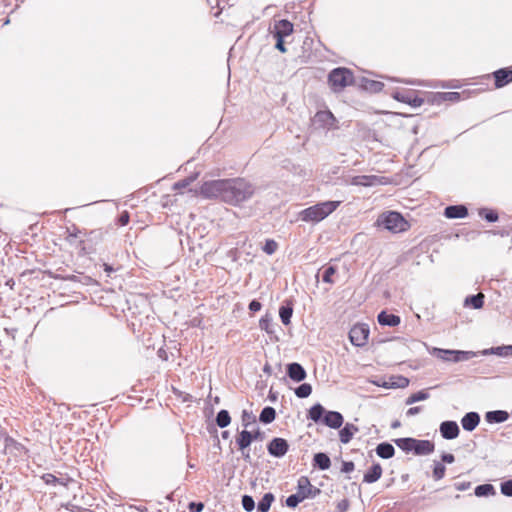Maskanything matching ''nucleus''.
<instances>
[{"label": "nucleus", "instance_id": "nucleus-1", "mask_svg": "<svg viewBox=\"0 0 512 512\" xmlns=\"http://www.w3.org/2000/svg\"><path fill=\"white\" fill-rule=\"evenodd\" d=\"M205 198H217L230 205H239L255 193V187L244 178H231L206 181L200 187Z\"/></svg>", "mask_w": 512, "mask_h": 512}, {"label": "nucleus", "instance_id": "nucleus-2", "mask_svg": "<svg viewBox=\"0 0 512 512\" xmlns=\"http://www.w3.org/2000/svg\"><path fill=\"white\" fill-rule=\"evenodd\" d=\"M306 417L314 423H321L331 429H339L344 423V417L340 412L326 410L320 403L312 405Z\"/></svg>", "mask_w": 512, "mask_h": 512}, {"label": "nucleus", "instance_id": "nucleus-3", "mask_svg": "<svg viewBox=\"0 0 512 512\" xmlns=\"http://www.w3.org/2000/svg\"><path fill=\"white\" fill-rule=\"evenodd\" d=\"M340 201H326L310 206L300 212V218L305 222H319L334 212Z\"/></svg>", "mask_w": 512, "mask_h": 512}, {"label": "nucleus", "instance_id": "nucleus-4", "mask_svg": "<svg viewBox=\"0 0 512 512\" xmlns=\"http://www.w3.org/2000/svg\"><path fill=\"white\" fill-rule=\"evenodd\" d=\"M354 82L353 72L345 67H337L328 74V84L333 92H341Z\"/></svg>", "mask_w": 512, "mask_h": 512}, {"label": "nucleus", "instance_id": "nucleus-5", "mask_svg": "<svg viewBox=\"0 0 512 512\" xmlns=\"http://www.w3.org/2000/svg\"><path fill=\"white\" fill-rule=\"evenodd\" d=\"M379 224L392 233H400L410 228L409 222L396 211L384 213L378 219Z\"/></svg>", "mask_w": 512, "mask_h": 512}, {"label": "nucleus", "instance_id": "nucleus-6", "mask_svg": "<svg viewBox=\"0 0 512 512\" xmlns=\"http://www.w3.org/2000/svg\"><path fill=\"white\" fill-rule=\"evenodd\" d=\"M369 336V327L366 324H356L349 331V339L354 346L366 345Z\"/></svg>", "mask_w": 512, "mask_h": 512}, {"label": "nucleus", "instance_id": "nucleus-7", "mask_svg": "<svg viewBox=\"0 0 512 512\" xmlns=\"http://www.w3.org/2000/svg\"><path fill=\"white\" fill-rule=\"evenodd\" d=\"M297 491L303 496V499H314L320 493L321 490L313 486L307 476L299 477L297 481Z\"/></svg>", "mask_w": 512, "mask_h": 512}, {"label": "nucleus", "instance_id": "nucleus-8", "mask_svg": "<svg viewBox=\"0 0 512 512\" xmlns=\"http://www.w3.org/2000/svg\"><path fill=\"white\" fill-rule=\"evenodd\" d=\"M392 97L396 101L409 104L414 108L420 107L424 103V99L417 96L413 90L395 91L392 93Z\"/></svg>", "mask_w": 512, "mask_h": 512}, {"label": "nucleus", "instance_id": "nucleus-9", "mask_svg": "<svg viewBox=\"0 0 512 512\" xmlns=\"http://www.w3.org/2000/svg\"><path fill=\"white\" fill-rule=\"evenodd\" d=\"M268 453L275 457H283L289 450L288 441L284 438L275 437L267 445Z\"/></svg>", "mask_w": 512, "mask_h": 512}, {"label": "nucleus", "instance_id": "nucleus-10", "mask_svg": "<svg viewBox=\"0 0 512 512\" xmlns=\"http://www.w3.org/2000/svg\"><path fill=\"white\" fill-rule=\"evenodd\" d=\"M294 31V25L287 19L275 21L273 29L270 31L273 37L286 38Z\"/></svg>", "mask_w": 512, "mask_h": 512}, {"label": "nucleus", "instance_id": "nucleus-11", "mask_svg": "<svg viewBox=\"0 0 512 512\" xmlns=\"http://www.w3.org/2000/svg\"><path fill=\"white\" fill-rule=\"evenodd\" d=\"M439 431L441 436L446 440H452L458 437L460 433L459 426L456 421L446 420L440 424Z\"/></svg>", "mask_w": 512, "mask_h": 512}, {"label": "nucleus", "instance_id": "nucleus-12", "mask_svg": "<svg viewBox=\"0 0 512 512\" xmlns=\"http://www.w3.org/2000/svg\"><path fill=\"white\" fill-rule=\"evenodd\" d=\"M286 374L294 382H301L307 377L306 370L298 362H292L286 365Z\"/></svg>", "mask_w": 512, "mask_h": 512}, {"label": "nucleus", "instance_id": "nucleus-13", "mask_svg": "<svg viewBox=\"0 0 512 512\" xmlns=\"http://www.w3.org/2000/svg\"><path fill=\"white\" fill-rule=\"evenodd\" d=\"M335 121H336V119H335L334 115L328 110L318 111L313 118L314 125H316L320 128H327V129H330L331 127H333Z\"/></svg>", "mask_w": 512, "mask_h": 512}, {"label": "nucleus", "instance_id": "nucleus-14", "mask_svg": "<svg viewBox=\"0 0 512 512\" xmlns=\"http://www.w3.org/2000/svg\"><path fill=\"white\" fill-rule=\"evenodd\" d=\"M351 185L371 187L382 184L381 178L376 175H358L352 177L350 181Z\"/></svg>", "mask_w": 512, "mask_h": 512}, {"label": "nucleus", "instance_id": "nucleus-15", "mask_svg": "<svg viewBox=\"0 0 512 512\" xmlns=\"http://www.w3.org/2000/svg\"><path fill=\"white\" fill-rule=\"evenodd\" d=\"M435 445L430 440H420L414 438L413 453L417 456H424L433 453Z\"/></svg>", "mask_w": 512, "mask_h": 512}, {"label": "nucleus", "instance_id": "nucleus-16", "mask_svg": "<svg viewBox=\"0 0 512 512\" xmlns=\"http://www.w3.org/2000/svg\"><path fill=\"white\" fill-rule=\"evenodd\" d=\"M495 86L502 88L512 82V70L508 68H501L493 73Z\"/></svg>", "mask_w": 512, "mask_h": 512}, {"label": "nucleus", "instance_id": "nucleus-17", "mask_svg": "<svg viewBox=\"0 0 512 512\" xmlns=\"http://www.w3.org/2000/svg\"><path fill=\"white\" fill-rule=\"evenodd\" d=\"M444 215L449 219H461L468 215V209L464 205H449L445 208Z\"/></svg>", "mask_w": 512, "mask_h": 512}, {"label": "nucleus", "instance_id": "nucleus-18", "mask_svg": "<svg viewBox=\"0 0 512 512\" xmlns=\"http://www.w3.org/2000/svg\"><path fill=\"white\" fill-rule=\"evenodd\" d=\"M480 423V415L477 412H468L461 419L464 430L473 431Z\"/></svg>", "mask_w": 512, "mask_h": 512}, {"label": "nucleus", "instance_id": "nucleus-19", "mask_svg": "<svg viewBox=\"0 0 512 512\" xmlns=\"http://www.w3.org/2000/svg\"><path fill=\"white\" fill-rule=\"evenodd\" d=\"M378 323L382 326L395 327L401 322L398 315L388 313L387 311H381L377 316Z\"/></svg>", "mask_w": 512, "mask_h": 512}, {"label": "nucleus", "instance_id": "nucleus-20", "mask_svg": "<svg viewBox=\"0 0 512 512\" xmlns=\"http://www.w3.org/2000/svg\"><path fill=\"white\" fill-rule=\"evenodd\" d=\"M359 431V428L352 424V423H346L339 431V439L341 443L348 444L355 433Z\"/></svg>", "mask_w": 512, "mask_h": 512}, {"label": "nucleus", "instance_id": "nucleus-21", "mask_svg": "<svg viewBox=\"0 0 512 512\" xmlns=\"http://www.w3.org/2000/svg\"><path fill=\"white\" fill-rule=\"evenodd\" d=\"M312 465L314 468H318L319 470L325 471L330 468L331 460L326 453L318 452L315 453L313 456Z\"/></svg>", "mask_w": 512, "mask_h": 512}, {"label": "nucleus", "instance_id": "nucleus-22", "mask_svg": "<svg viewBox=\"0 0 512 512\" xmlns=\"http://www.w3.org/2000/svg\"><path fill=\"white\" fill-rule=\"evenodd\" d=\"M382 476V467L379 463H374L364 474L363 482L365 483H375Z\"/></svg>", "mask_w": 512, "mask_h": 512}, {"label": "nucleus", "instance_id": "nucleus-23", "mask_svg": "<svg viewBox=\"0 0 512 512\" xmlns=\"http://www.w3.org/2000/svg\"><path fill=\"white\" fill-rule=\"evenodd\" d=\"M293 315V303L291 300H286L279 308V317L284 325H289L291 323V318Z\"/></svg>", "mask_w": 512, "mask_h": 512}, {"label": "nucleus", "instance_id": "nucleus-24", "mask_svg": "<svg viewBox=\"0 0 512 512\" xmlns=\"http://www.w3.org/2000/svg\"><path fill=\"white\" fill-rule=\"evenodd\" d=\"M509 418V414L504 410H493L485 414V420L490 423H503Z\"/></svg>", "mask_w": 512, "mask_h": 512}, {"label": "nucleus", "instance_id": "nucleus-25", "mask_svg": "<svg viewBox=\"0 0 512 512\" xmlns=\"http://www.w3.org/2000/svg\"><path fill=\"white\" fill-rule=\"evenodd\" d=\"M483 355H497L500 357H507L512 355V345H502L497 347H491L488 349H484L481 352Z\"/></svg>", "mask_w": 512, "mask_h": 512}, {"label": "nucleus", "instance_id": "nucleus-26", "mask_svg": "<svg viewBox=\"0 0 512 512\" xmlns=\"http://www.w3.org/2000/svg\"><path fill=\"white\" fill-rule=\"evenodd\" d=\"M376 454L383 459H390L395 454V448L388 442L379 443L375 449Z\"/></svg>", "mask_w": 512, "mask_h": 512}, {"label": "nucleus", "instance_id": "nucleus-27", "mask_svg": "<svg viewBox=\"0 0 512 512\" xmlns=\"http://www.w3.org/2000/svg\"><path fill=\"white\" fill-rule=\"evenodd\" d=\"M408 385L409 379L401 375L391 376L387 382L382 384L384 388H406Z\"/></svg>", "mask_w": 512, "mask_h": 512}, {"label": "nucleus", "instance_id": "nucleus-28", "mask_svg": "<svg viewBox=\"0 0 512 512\" xmlns=\"http://www.w3.org/2000/svg\"><path fill=\"white\" fill-rule=\"evenodd\" d=\"M252 442L251 433L247 429L239 432L238 436L236 437V444L241 451H245Z\"/></svg>", "mask_w": 512, "mask_h": 512}, {"label": "nucleus", "instance_id": "nucleus-29", "mask_svg": "<svg viewBox=\"0 0 512 512\" xmlns=\"http://www.w3.org/2000/svg\"><path fill=\"white\" fill-rule=\"evenodd\" d=\"M360 86L366 91L378 93L383 90L384 83L376 80H371L368 78H362Z\"/></svg>", "mask_w": 512, "mask_h": 512}, {"label": "nucleus", "instance_id": "nucleus-30", "mask_svg": "<svg viewBox=\"0 0 512 512\" xmlns=\"http://www.w3.org/2000/svg\"><path fill=\"white\" fill-rule=\"evenodd\" d=\"M275 501V496L271 492H267L263 495L261 500L257 504L258 512H268L271 508L272 503Z\"/></svg>", "mask_w": 512, "mask_h": 512}, {"label": "nucleus", "instance_id": "nucleus-31", "mask_svg": "<svg viewBox=\"0 0 512 512\" xmlns=\"http://www.w3.org/2000/svg\"><path fill=\"white\" fill-rule=\"evenodd\" d=\"M275 418L276 410L271 406L264 407L259 415V421L263 424H270Z\"/></svg>", "mask_w": 512, "mask_h": 512}, {"label": "nucleus", "instance_id": "nucleus-32", "mask_svg": "<svg viewBox=\"0 0 512 512\" xmlns=\"http://www.w3.org/2000/svg\"><path fill=\"white\" fill-rule=\"evenodd\" d=\"M474 494L477 497H487L490 495H495L496 490L492 484H481L475 487Z\"/></svg>", "mask_w": 512, "mask_h": 512}, {"label": "nucleus", "instance_id": "nucleus-33", "mask_svg": "<svg viewBox=\"0 0 512 512\" xmlns=\"http://www.w3.org/2000/svg\"><path fill=\"white\" fill-rule=\"evenodd\" d=\"M484 304V295L479 293L476 295H470L465 299V305L470 306L474 309H480Z\"/></svg>", "mask_w": 512, "mask_h": 512}, {"label": "nucleus", "instance_id": "nucleus-34", "mask_svg": "<svg viewBox=\"0 0 512 512\" xmlns=\"http://www.w3.org/2000/svg\"><path fill=\"white\" fill-rule=\"evenodd\" d=\"M456 350L442 349L434 347L431 354L443 361H452Z\"/></svg>", "mask_w": 512, "mask_h": 512}, {"label": "nucleus", "instance_id": "nucleus-35", "mask_svg": "<svg viewBox=\"0 0 512 512\" xmlns=\"http://www.w3.org/2000/svg\"><path fill=\"white\" fill-rule=\"evenodd\" d=\"M215 422L220 428L229 426L231 423V416L229 412L225 409H221L216 415Z\"/></svg>", "mask_w": 512, "mask_h": 512}, {"label": "nucleus", "instance_id": "nucleus-36", "mask_svg": "<svg viewBox=\"0 0 512 512\" xmlns=\"http://www.w3.org/2000/svg\"><path fill=\"white\" fill-rule=\"evenodd\" d=\"M394 442L404 452H406V453L413 452L414 438H411V437L398 438V439H395Z\"/></svg>", "mask_w": 512, "mask_h": 512}, {"label": "nucleus", "instance_id": "nucleus-37", "mask_svg": "<svg viewBox=\"0 0 512 512\" xmlns=\"http://www.w3.org/2000/svg\"><path fill=\"white\" fill-rule=\"evenodd\" d=\"M454 354V357L452 359V362H462V361H468L475 357L477 354L473 351H462V350H456Z\"/></svg>", "mask_w": 512, "mask_h": 512}, {"label": "nucleus", "instance_id": "nucleus-38", "mask_svg": "<svg viewBox=\"0 0 512 512\" xmlns=\"http://www.w3.org/2000/svg\"><path fill=\"white\" fill-rule=\"evenodd\" d=\"M479 216L484 218L487 222L494 223L498 221L499 215L497 211L487 208H481L479 210Z\"/></svg>", "mask_w": 512, "mask_h": 512}, {"label": "nucleus", "instance_id": "nucleus-39", "mask_svg": "<svg viewBox=\"0 0 512 512\" xmlns=\"http://www.w3.org/2000/svg\"><path fill=\"white\" fill-rule=\"evenodd\" d=\"M257 421L256 416L252 411L243 410L241 414V422L242 426L247 429L252 424H255Z\"/></svg>", "mask_w": 512, "mask_h": 512}, {"label": "nucleus", "instance_id": "nucleus-40", "mask_svg": "<svg viewBox=\"0 0 512 512\" xmlns=\"http://www.w3.org/2000/svg\"><path fill=\"white\" fill-rule=\"evenodd\" d=\"M294 392L298 398H307L312 393V386L309 383H302L295 388Z\"/></svg>", "mask_w": 512, "mask_h": 512}, {"label": "nucleus", "instance_id": "nucleus-41", "mask_svg": "<svg viewBox=\"0 0 512 512\" xmlns=\"http://www.w3.org/2000/svg\"><path fill=\"white\" fill-rule=\"evenodd\" d=\"M428 397H429V394L426 391L421 390V391H418V392L413 393L412 395H410L406 399L405 403H406V405H411L413 403L426 400V399H428Z\"/></svg>", "mask_w": 512, "mask_h": 512}, {"label": "nucleus", "instance_id": "nucleus-42", "mask_svg": "<svg viewBox=\"0 0 512 512\" xmlns=\"http://www.w3.org/2000/svg\"><path fill=\"white\" fill-rule=\"evenodd\" d=\"M446 468L443 463L434 461L433 478L438 481L445 476Z\"/></svg>", "mask_w": 512, "mask_h": 512}, {"label": "nucleus", "instance_id": "nucleus-43", "mask_svg": "<svg viewBox=\"0 0 512 512\" xmlns=\"http://www.w3.org/2000/svg\"><path fill=\"white\" fill-rule=\"evenodd\" d=\"M302 501H304L303 496H301L300 493L297 491L296 493L291 494L286 498V505L289 508H295Z\"/></svg>", "mask_w": 512, "mask_h": 512}, {"label": "nucleus", "instance_id": "nucleus-44", "mask_svg": "<svg viewBox=\"0 0 512 512\" xmlns=\"http://www.w3.org/2000/svg\"><path fill=\"white\" fill-rule=\"evenodd\" d=\"M272 318L269 317L268 315H265L263 316L260 321H259V327L261 328V330H264L266 331V333L268 334H272L274 331L272 330V326H273V323H272Z\"/></svg>", "mask_w": 512, "mask_h": 512}, {"label": "nucleus", "instance_id": "nucleus-45", "mask_svg": "<svg viewBox=\"0 0 512 512\" xmlns=\"http://www.w3.org/2000/svg\"><path fill=\"white\" fill-rule=\"evenodd\" d=\"M241 504L246 512H251L255 509V501L253 497L250 495H243L241 499Z\"/></svg>", "mask_w": 512, "mask_h": 512}, {"label": "nucleus", "instance_id": "nucleus-46", "mask_svg": "<svg viewBox=\"0 0 512 512\" xmlns=\"http://www.w3.org/2000/svg\"><path fill=\"white\" fill-rule=\"evenodd\" d=\"M262 249L266 254L272 255L277 251L278 243L273 239H266Z\"/></svg>", "mask_w": 512, "mask_h": 512}, {"label": "nucleus", "instance_id": "nucleus-47", "mask_svg": "<svg viewBox=\"0 0 512 512\" xmlns=\"http://www.w3.org/2000/svg\"><path fill=\"white\" fill-rule=\"evenodd\" d=\"M336 273V267L334 266H328L324 269V272L322 274V280L325 283L332 284L334 283V280L332 279V276Z\"/></svg>", "mask_w": 512, "mask_h": 512}, {"label": "nucleus", "instance_id": "nucleus-48", "mask_svg": "<svg viewBox=\"0 0 512 512\" xmlns=\"http://www.w3.org/2000/svg\"><path fill=\"white\" fill-rule=\"evenodd\" d=\"M501 493L507 497H512V479L506 480L500 485Z\"/></svg>", "mask_w": 512, "mask_h": 512}, {"label": "nucleus", "instance_id": "nucleus-49", "mask_svg": "<svg viewBox=\"0 0 512 512\" xmlns=\"http://www.w3.org/2000/svg\"><path fill=\"white\" fill-rule=\"evenodd\" d=\"M42 478H43V480L45 481L46 484H51V485L61 484V485H64V483L59 478H57L55 475L50 474V473L44 474Z\"/></svg>", "mask_w": 512, "mask_h": 512}, {"label": "nucleus", "instance_id": "nucleus-50", "mask_svg": "<svg viewBox=\"0 0 512 512\" xmlns=\"http://www.w3.org/2000/svg\"><path fill=\"white\" fill-rule=\"evenodd\" d=\"M195 178H196V176H190V177H186L185 179L176 182L174 184V189L186 188L195 180Z\"/></svg>", "mask_w": 512, "mask_h": 512}, {"label": "nucleus", "instance_id": "nucleus-51", "mask_svg": "<svg viewBox=\"0 0 512 512\" xmlns=\"http://www.w3.org/2000/svg\"><path fill=\"white\" fill-rule=\"evenodd\" d=\"M67 233H68L67 239L69 241H71L72 239L78 238L79 234L81 233V230L77 226L73 225L72 229H70V228L67 229Z\"/></svg>", "mask_w": 512, "mask_h": 512}, {"label": "nucleus", "instance_id": "nucleus-52", "mask_svg": "<svg viewBox=\"0 0 512 512\" xmlns=\"http://www.w3.org/2000/svg\"><path fill=\"white\" fill-rule=\"evenodd\" d=\"M276 40L275 48L281 53H286L287 48L285 46V38L282 37H274Z\"/></svg>", "mask_w": 512, "mask_h": 512}, {"label": "nucleus", "instance_id": "nucleus-53", "mask_svg": "<svg viewBox=\"0 0 512 512\" xmlns=\"http://www.w3.org/2000/svg\"><path fill=\"white\" fill-rule=\"evenodd\" d=\"M354 469H355L354 462H352V461H342L341 472H343V473H350V472L354 471Z\"/></svg>", "mask_w": 512, "mask_h": 512}, {"label": "nucleus", "instance_id": "nucleus-54", "mask_svg": "<svg viewBox=\"0 0 512 512\" xmlns=\"http://www.w3.org/2000/svg\"><path fill=\"white\" fill-rule=\"evenodd\" d=\"M188 509L190 512H201L204 509V504L202 502H190Z\"/></svg>", "mask_w": 512, "mask_h": 512}, {"label": "nucleus", "instance_id": "nucleus-55", "mask_svg": "<svg viewBox=\"0 0 512 512\" xmlns=\"http://www.w3.org/2000/svg\"><path fill=\"white\" fill-rule=\"evenodd\" d=\"M350 502L348 499H342L337 503L336 509L338 512H346L349 509Z\"/></svg>", "mask_w": 512, "mask_h": 512}, {"label": "nucleus", "instance_id": "nucleus-56", "mask_svg": "<svg viewBox=\"0 0 512 512\" xmlns=\"http://www.w3.org/2000/svg\"><path fill=\"white\" fill-rule=\"evenodd\" d=\"M444 100L456 101L460 99V93L458 92H445L441 94Z\"/></svg>", "mask_w": 512, "mask_h": 512}, {"label": "nucleus", "instance_id": "nucleus-57", "mask_svg": "<svg viewBox=\"0 0 512 512\" xmlns=\"http://www.w3.org/2000/svg\"><path fill=\"white\" fill-rule=\"evenodd\" d=\"M129 221H130L129 213L127 211H123L118 218V224L120 226H125L129 223Z\"/></svg>", "mask_w": 512, "mask_h": 512}, {"label": "nucleus", "instance_id": "nucleus-58", "mask_svg": "<svg viewBox=\"0 0 512 512\" xmlns=\"http://www.w3.org/2000/svg\"><path fill=\"white\" fill-rule=\"evenodd\" d=\"M248 308L251 312H258L261 310L262 304L258 300L254 299L249 303Z\"/></svg>", "mask_w": 512, "mask_h": 512}, {"label": "nucleus", "instance_id": "nucleus-59", "mask_svg": "<svg viewBox=\"0 0 512 512\" xmlns=\"http://www.w3.org/2000/svg\"><path fill=\"white\" fill-rule=\"evenodd\" d=\"M250 433H251L252 441L262 440L264 438V433L259 428H257L254 431H250Z\"/></svg>", "mask_w": 512, "mask_h": 512}, {"label": "nucleus", "instance_id": "nucleus-60", "mask_svg": "<svg viewBox=\"0 0 512 512\" xmlns=\"http://www.w3.org/2000/svg\"><path fill=\"white\" fill-rule=\"evenodd\" d=\"M441 460H442V462H444V463L451 464V463H453V462L455 461V457H454V455H453V454H451V453H443V454L441 455Z\"/></svg>", "mask_w": 512, "mask_h": 512}, {"label": "nucleus", "instance_id": "nucleus-61", "mask_svg": "<svg viewBox=\"0 0 512 512\" xmlns=\"http://www.w3.org/2000/svg\"><path fill=\"white\" fill-rule=\"evenodd\" d=\"M420 411H421V407L420 406H415V407L409 408L407 410L406 414H407V416H413V415L418 414Z\"/></svg>", "mask_w": 512, "mask_h": 512}, {"label": "nucleus", "instance_id": "nucleus-62", "mask_svg": "<svg viewBox=\"0 0 512 512\" xmlns=\"http://www.w3.org/2000/svg\"><path fill=\"white\" fill-rule=\"evenodd\" d=\"M242 455L245 462L251 463V456L249 451H242Z\"/></svg>", "mask_w": 512, "mask_h": 512}, {"label": "nucleus", "instance_id": "nucleus-63", "mask_svg": "<svg viewBox=\"0 0 512 512\" xmlns=\"http://www.w3.org/2000/svg\"><path fill=\"white\" fill-rule=\"evenodd\" d=\"M263 371H264V373L271 374V372H272V368H271V366L267 363V364H265V366H264V368H263Z\"/></svg>", "mask_w": 512, "mask_h": 512}, {"label": "nucleus", "instance_id": "nucleus-64", "mask_svg": "<svg viewBox=\"0 0 512 512\" xmlns=\"http://www.w3.org/2000/svg\"><path fill=\"white\" fill-rule=\"evenodd\" d=\"M400 425H401L400 421L399 420H395V421H393L391 423V428L392 429H396V428L400 427Z\"/></svg>", "mask_w": 512, "mask_h": 512}]
</instances>
